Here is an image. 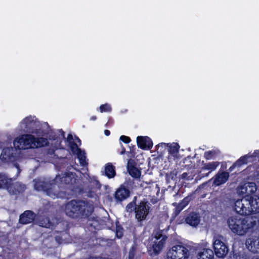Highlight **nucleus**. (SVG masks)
Listing matches in <instances>:
<instances>
[{
	"label": "nucleus",
	"mask_w": 259,
	"mask_h": 259,
	"mask_svg": "<svg viewBox=\"0 0 259 259\" xmlns=\"http://www.w3.org/2000/svg\"><path fill=\"white\" fill-rule=\"evenodd\" d=\"M73 178L74 176L72 173L65 172L57 175L56 178L51 181L46 179H36L33 181L34 188L37 191L46 192L48 196L54 199L60 196L59 192L56 190L58 185L60 183H72Z\"/></svg>",
	"instance_id": "f257e3e1"
},
{
	"label": "nucleus",
	"mask_w": 259,
	"mask_h": 259,
	"mask_svg": "<svg viewBox=\"0 0 259 259\" xmlns=\"http://www.w3.org/2000/svg\"><path fill=\"white\" fill-rule=\"evenodd\" d=\"M227 223L233 234L244 236L257 225V219L254 217H242L237 215L228 218Z\"/></svg>",
	"instance_id": "f03ea898"
},
{
	"label": "nucleus",
	"mask_w": 259,
	"mask_h": 259,
	"mask_svg": "<svg viewBox=\"0 0 259 259\" xmlns=\"http://www.w3.org/2000/svg\"><path fill=\"white\" fill-rule=\"evenodd\" d=\"M93 205L83 201H69L62 206L65 213L73 219L87 217L93 211Z\"/></svg>",
	"instance_id": "7ed1b4c3"
},
{
	"label": "nucleus",
	"mask_w": 259,
	"mask_h": 259,
	"mask_svg": "<svg viewBox=\"0 0 259 259\" xmlns=\"http://www.w3.org/2000/svg\"><path fill=\"white\" fill-rule=\"evenodd\" d=\"M48 140L44 138H35L29 134L23 135L17 137L14 141V145L19 149H28L38 148L48 145Z\"/></svg>",
	"instance_id": "20e7f679"
},
{
	"label": "nucleus",
	"mask_w": 259,
	"mask_h": 259,
	"mask_svg": "<svg viewBox=\"0 0 259 259\" xmlns=\"http://www.w3.org/2000/svg\"><path fill=\"white\" fill-rule=\"evenodd\" d=\"M233 209L237 213L242 215L251 214L249 196L243 197L235 201Z\"/></svg>",
	"instance_id": "39448f33"
},
{
	"label": "nucleus",
	"mask_w": 259,
	"mask_h": 259,
	"mask_svg": "<svg viewBox=\"0 0 259 259\" xmlns=\"http://www.w3.org/2000/svg\"><path fill=\"white\" fill-rule=\"evenodd\" d=\"M189 255L187 248L181 245H176L168 251L167 259H187Z\"/></svg>",
	"instance_id": "423d86ee"
},
{
	"label": "nucleus",
	"mask_w": 259,
	"mask_h": 259,
	"mask_svg": "<svg viewBox=\"0 0 259 259\" xmlns=\"http://www.w3.org/2000/svg\"><path fill=\"white\" fill-rule=\"evenodd\" d=\"M256 189L254 183L248 182L239 185L236 189V192L238 195L247 197L250 196V195L254 193Z\"/></svg>",
	"instance_id": "0eeeda50"
},
{
	"label": "nucleus",
	"mask_w": 259,
	"mask_h": 259,
	"mask_svg": "<svg viewBox=\"0 0 259 259\" xmlns=\"http://www.w3.org/2000/svg\"><path fill=\"white\" fill-rule=\"evenodd\" d=\"M153 239H154V240L152 241V253L155 254H158L162 249L165 242L167 239V237L165 235H162L161 232H159L155 234V236Z\"/></svg>",
	"instance_id": "6e6552de"
},
{
	"label": "nucleus",
	"mask_w": 259,
	"mask_h": 259,
	"mask_svg": "<svg viewBox=\"0 0 259 259\" xmlns=\"http://www.w3.org/2000/svg\"><path fill=\"white\" fill-rule=\"evenodd\" d=\"M150 206L146 202H142L135 207L136 218L139 221L145 220L149 213Z\"/></svg>",
	"instance_id": "1a4fd4ad"
},
{
	"label": "nucleus",
	"mask_w": 259,
	"mask_h": 259,
	"mask_svg": "<svg viewBox=\"0 0 259 259\" xmlns=\"http://www.w3.org/2000/svg\"><path fill=\"white\" fill-rule=\"evenodd\" d=\"M246 248L253 254H259V237L251 236L246 239Z\"/></svg>",
	"instance_id": "9d476101"
},
{
	"label": "nucleus",
	"mask_w": 259,
	"mask_h": 259,
	"mask_svg": "<svg viewBox=\"0 0 259 259\" xmlns=\"http://www.w3.org/2000/svg\"><path fill=\"white\" fill-rule=\"evenodd\" d=\"M215 253L218 257H224L228 252L227 246L219 239H216L213 242Z\"/></svg>",
	"instance_id": "9b49d317"
},
{
	"label": "nucleus",
	"mask_w": 259,
	"mask_h": 259,
	"mask_svg": "<svg viewBox=\"0 0 259 259\" xmlns=\"http://www.w3.org/2000/svg\"><path fill=\"white\" fill-rule=\"evenodd\" d=\"M38 123L34 117H28L25 118L20 123L21 129L23 131H33L38 126Z\"/></svg>",
	"instance_id": "f8f14e48"
},
{
	"label": "nucleus",
	"mask_w": 259,
	"mask_h": 259,
	"mask_svg": "<svg viewBox=\"0 0 259 259\" xmlns=\"http://www.w3.org/2000/svg\"><path fill=\"white\" fill-rule=\"evenodd\" d=\"M26 188L25 185L19 182L9 185L8 190L12 194H17L23 192Z\"/></svg>",
	"instance_id": "ddd939ff"
},
{
	"label": "nucleus",
	"mask_w": 259,
	"mask_h": 259,
	"mask_svg": "<svg viewBox=\"0 0 259 259\" xmlns=\"http://www.w3.org/2000/svg\"><path fill=\"white\" fill-rule=\"evenodd\" d=\"M71 148L72 151L77 155V157L79 160L80 163L82 165H84L86 164V157L85 156L84 152L81 151V150L77 147L76 144L74 143L71 144Z\"/></svg>",
	"instance_id": "4468645a"
},
{
	"label": "nucleus",
	"mask_w": 259,
	"mask_h": 259,
	"mask_svg": "<svg viewBox=\"0 0 259 259\" xmlns=\"http://www.w3.org/2000/svg\"><path fill=\"white\" fill-rule=\"evenodd\" d=\"M229 177L228 172H219L213 178V184L215 186H220L227 182Z\"/></svg>",
	"instance_id": "2eb2a0df"
},
{
	"label": "nucleus",
	"mask_w": 259,
	"mask_h": 259,
	"mask_svg": "<svg viewBox=\"0 0 259 259\" xmlns=\"http://www.w3.org/2000/svg\"><path fill=\"white\" fill-rule=\"evenodd\" d=\"M35 214L30 210L25 211L20 216L19 221L23 224H27L33 222L35 219Z\"/></svg>",
	"instance_id": "dca6fc26"
},
{
	"label": "nucleus",
	"mask_w": 259,
	"mask_h": 259,
	"mask_svg": "<svg viewBox=\"0 0 259 259\" xmlns=\"http://www.w3.org/2000/svg\"><path fill=\"white\" fill-rule=\"evenodd\" d=\"M127 169L130 175L135 178H139L141 176V171L135 166V161L133 159H130L127 163Z\"/></svg>",
	"instance_id": "f3484780"
},
{
	"label": "nucleus",
	"mask_w": 259,
	"mask_h": 259,
	"mask_svg": "<svg viewBox=\"0 0 259 259\" xmlns=\"http://www.w3.org/2000/svg\"><path fill=\"white\" fill-rule=\"evenodd\" d=\"M138 145L142 149H150L152 146V142L151 139L147 137L139 136L137 138Z\"/></svg>",
	"instance_id": "a211bd4d"
},
{
	"label": "nucleus",
	"mask_w": 259,
	"mask_h": 259,
	"mask_svg": "<svg viewBox=\"0 0 259 259\" xmlns=\"http://www.w3.org/2000/svg\"><path fill=\"white\" fill-rule=\"evenodd\" d=\"M251 214L259 212V196H249Z\"/></svg>",
	"instance_id": "6ab92c4d"
},
{
	"label": "nucleus",
	"mask_w": 259,
	"mask_h": 259,
	"mask_svg": "<svg viewBox=\"0 0 259 259\" xmlns=\"http://www.w3.org/2000/svg\"><path fill=\"white\" fill-rule=\"evenodd\" d=\"M130 191L124 187H120L115 194V199L118 201H122L129 196Z\"/></svg>",
	"instance_id": "aec40b11"
},
{
	"label": "nucleus",
	"mask_w": 259,
	"mask_h": 259,
	"mask_svg": "<svg viewBox=\"0 0 259 259\" xmlns=\"http://www.w3.org/2000/svg\"><path fill=\"white\" fill-rule=\"evenodd\" d=\"M200 217L196 213H191L186 218V222L192 226H196L200 223Z\"/></svg>",
	"instance_id": "412c9836"
},
{
	"label": "nucleus",
	"mask_w": 259,
	"mask_h": 259,
	"mask_svg": "<svg viewBox=\"0 0 259 259\" xmlns=\"http://www.w3.org/2000/svg\"><path fill=\"white\" fill-rule=\"evenodd\" d=\"M198 259H213V252L210 249H203L197 255Z\"/></svg>",
	"instance_id": "4be33fe9"
},
{
	"label": "nucleus",
	"mask_w": 259,
	"mask_h": 259,
	"mask_svg": "<svg viewBox=\"0 0 259 259\" xmlns=\"http://www.w3.org/2000/svg\"><path fill=\"white\" fill-rule=\"evenodd\" d=\"M12 181L11 179H9L4 174H0V188H7Z\"/></svg>",
	"instance_id": "5701e85b"
},
{
	"label": "nucleus",
	"mask_w": 259,
	"mask_h": 259,
	"mask_svg": "<svg viewBox=\"0 0 259 259\" xmlns=\"http://www.w3.org/2000/svg\"><path fill=\"white\" fill-rule=\"evenodd\" d=\"M105 172L106 175L109 178H113L115 175V168L111 163L106 164Z\"/></svg>",
	"instance_id": "b1692460"
},
{
	"label": "nucleus",
	"mask_w": 259,
	"mask_h": 259,
	"mask_svg": "<svg viewBox=\"0 0 259 259\" xmlns=\"http://www.w3.org/2000/svg\"><path fill=\"white\" fill-rule=\"evenodd\" d=\"M250 158H252V156L249 155H246L242 156L233 164L232 167H239L243 164H247L248 161V159Z\"/></svg>",
	"instance_id": "393cba45"
},
{
	"label": "nucleus",
	"mask_w": 259,
	"mask_h": 259,
	"mask_svg": "<svg viewBox=\"0 0 259 259\" xmlns=\"http://www.w3.org/2000/svg\"><path fill=\"white\" fill-rule=\"evenodd\" d=\"M13 149L7 148H5L3 150L2 153L1 154V157L5 159H11V157L12 156V152Z\"/></svg>",
	"instance_id": "a878e982"
},
{
	"label": "nucleus",
	"mask_w": 259,
	"mask_h": 259,
	"mask_svg": "<svg viewBox=\"0 0 259 259\" xmlns=\"http://www.w3.org/2000/svg\"><path fill=\"white\" fill-rule=\"evenodd\" d=\"M180 148L179 145L177 143H173L169 146L168 151L174 156H176Z\"/></svg>",
	"instance_id": "bb28decb"
},
{
	"label": "nucleus",
	"mask_w": 259,
	"mask_h": 259,
	"mask_svg": "<svg viewBox=\"0 0 259 259\" xmlns=\"http://www.w3.org/2000/svg\"><path fill=\"white\" fill-rule=\"evenodd\" d=\"M38 224L39 226L45 228H49L51 226V223L48 217L41 218L39 220Z\"/></svg>",
	"instance_id": "cd10ccee"
},
{
	"label": "nucleus",
	"mask_w": 259,
	"mask_h": 259,
	"mask_svg": "<svg viewBox=\"0 0 259 259\" xmlns=\"http://www.w3.org/2000/svg\"><path fill=\"white\" fill-rule=\"evenodd\" d=\"M219 162H212L204 165L203 168L206 170H213L219 165Z\"/></svg>",
	"instance_id": "c85d7f7f"
},
{
	"label": "nucleus",
	"mask_w": 259,
	"mask_h": 259,
	"mask_svg": "<svg viewBox=\"0 0 259 259\" xmlns=\"http://www.w3.org/2000/svg\"><path fill=\"white\" fill-rule=\"evenodd\" d=\"M228 259H246V255L241 253H231Z\"/></svg>",
	"instance_id": "c756f323"
},
{
	"label": "nucleus",
	"mask_w": 259,
	"mask_h": 259,
	"mask_svg": "<svg viewBox=\"0 0 259 259\" xmlns=\"http://www.w3.org/2000/svg\"><path fill=\"white\" fill-rule=\"evenodd\" d=\"M100 111L101 112H106V111H110L111 110V108L109 105L108 104H105L102 105L100 108Z\"/></svg>",
	"instance_id": "7c9ffc66"
},
{
	"label": "nucleus",
	"mask_w": 259,
	"mask_h": 259,
	"mask_svg": "<svg viewBox=\"0 0 259 259\" xmlns=\"http://www.w3.org/2000/svg\"><path fill=\"white\" fill-rule=\"evenodd\" d=\"M135 248L132 247L128 252V259H134L135 255Z\"/></svg>",
	"instance_id": "2f4dec72"
},
{
	"label": "nucleus",
	"mask_w": 259,
	"mask_h": 259,
	"mask_svg": "<svg viewBox=\"0 0 259 259\" xmlns=\"http://www.w3.org/2000/svg\"><path fill=\"white\" fill-rule=\"evenodd\" d=\"M120 140L126 143H128L131 141L130 138L125 136H121L120 137Z\"/></svg>",
	"instance_id": "473e14b6"
},
{
	"label": "nucleus",
	"mask_w": 259,
	"mask_h": 259,
	"mask_svg": "<svg viewBox=\"0 0 259 259\" xmlns=\"http://www.w3.org/2000/svg\"><path fill=\"white\" fill-rule=\"evenodd\" d=\"M73 140V137H72V136L71 135H69L68 137H67V140L70 143H71L72 142L71 141Z\"/></svg>",
	"instance_id": "72a5a7b5"
},
{
	"label": "nucleus",
	"mask_w": 259,
	"mask_h": 259,
	"mask_svg": "<svg viewBox=\"0 0 259 259\" xmlns=\"http://www.w3.org/2000/svg\"><path fill=\"white\" fill-rule=\"evenodd\" d=\"M210 154H211L210 152L205 153V157H206V158H207V159L210 158H211Z\"/></svg>",
	"instance_id": "f704fd0d"
},
{
	"label": "nucleus",
	"mask_w": 259,
	"mask_h": 259,
	"mask_svg": "<svg viewBox=\"0 0 259 259\" xmlns=\"http://www.w3.org/2000/svg\"><path fill=\"white\" fill-rule=\"evenodd\" d=\"M104 133H105V135L107 136H109L110 134V131L107 130H106L104 131Z\"/></svg>",
	"instance_id": "c9c22d12"
},
{
	"label": "nucleus",
	"mask_w": 259,
	"mask_h": 259,
	"mask_svg": "<svg viewBox=\"0 0 259 259\" xmlns=\"http://www.w3.org/2000/svg\"><path fill=\"white\" fill-rule=\"evenodd\" d=\"M117 236L119 238L121 236V235H120V233H118V232L117 233Z\"/></svg>",
	"instance_id": "e433bc0d"
},
{
	"label": "nucleus",
	"mask_w": 259,
	"mask_h": 259,
	"mask_svg": "<svg viewBox=\"0 0 259 259\" xmlns=\"http://www.w3.org/2000/svg\"><path fill=\"white\" fill-rule=\"evenodd\" d=\"M117 236L119 238L121 236V235H120V233H118V232L117 233Z\"/></svg>",
	"instance_id": "4c0bfd02"
},
{
	"label": "nucleus",
	"mask_w": 259,
	"mask_h": 259,
	"mask_svg": "<svg viewBox=\"0 0 259 259\" xmlns=\"http://www.w3.org/2000/svg\"><path fill=\"white\" fill-rule=\"evenodd\" d=\"M125 152V150H123L121 152V154H123Z\"/></svg>",
	"instance_id": "58836bf2"
},
{
	"label": "nucleus",
	"mask_w": 259,
	"mask_h": 259,
	"mask_svg": "<svg viewBox=\"0 0 259 259\" xmlns=\"http://www.w3.org/2000/svg\"><path fill=\"white\" fill-rule=\"evenodd\" d=\"M129 207H130V205H127V208H129Z\"/></svg>",
	"instance_id": "ea45409f"
}]
</instances>
